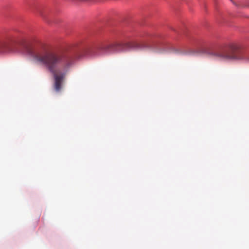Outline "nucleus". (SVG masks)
Returning a JSON list of instances; mask_svg holds the SVG:
<instances>
[{"label":"nucleus","mask_w":249,"mask_h":249,"mask_svg":"<svg viewBox=\"0 0 249 249\" xmlns=\"http://www.w3.org/2000/svg\"><path fill=\"white\" fill-rule=\"evenodd\" d=\"M212 54L215 58L224 61L246 58L244 52L238 46L234 44L230 45L228 49L215 51Z\"/></svg>","instance_id":"3"},{"label":"nucleus","mask_w":249,"mask_h":249,"mask_svg":"<svg viewBox=\"0 0 249 249\" xmlns=\"http://www.w3.org/2000/svg\"><path fill=\"white\" fill-rule=\"evenodd\" d=\"M146 47L143 43L130 42L125 43H101L95 46L87 47L85 50L86 54L90 56H98L128 50H142Z\"/></svg>","instance_id":"2"},{"label":"nucleus","mask_w":249,"mask_h":249,"mask_svg":"<svg viewBox=\"0 0 249 249\" xmlns=\"http://www.w3.org/2000/svg\"><path fill=\"white\" fill-rule=\"evenodd\" d=\"M28 52L35 63L44 67L52 74L54 89L56 92L60 91L66 73L72 64V58L65 53L51 51L44 47L30 48Z\"/></svg>","instance_id":"1"},{"label":"nucleus","mask_w":249,"mask_h":249,"mask_svg":"<svg viewBox=\"0 0 249 249\" xmlns=\"http://www.w3.org/2000/svg\"><path fill=\"white\" fill-rule=\"evenodd\" d=\"M40 15H41V16H42V17L43 16L42 15V14H41V13H40Z\"/></svg>","instance_id":"6"},{"label":"nucleus","mask_w":249,"mask_h":249,"mask_svg":"<svg viewBox=\"0 0 249 249\" xmlns=\"http://www.w3.org/2000/svg\"><path fill=\"white\" fill-rule=\"evenodd\" d=\"M12 45L9 41L0 42V53H6L12 52Z\"/></svg>","instance_id":"4"},{"label":"nucleus","mask_w":249,"mask_h":249,"mask_svg":"<svg viewBox=\"0 0 249 249\" xmlns=\"http://www.w3.org/2000/svg\"><path fill=\"white\" fill-rule=\"evenodd\" d=\"M69 1L72 2L74 3H77L79 2H89L91 1L92 0H69Z\"/></svg>","instance_id":"5"}]
</instances>
